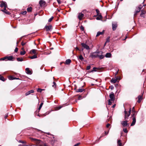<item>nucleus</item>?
Returning <instances> with one entry per match:
<instances>
[{
	"instance_id": "nucleus-6",
	"label": "nucleus",
	"mask_w": 146,
	"mask_h": 146,
	"mask_svg": "<svg viewBox=\"0 0 146 146\" xmlns=\"http://www.w3.org/2000/svg\"><path fill=\"white\" fill-rule=\"evenodd\" d=\"M124 113L125 114L124 118L125 120H126V119L127 118V117L129 116L130 114V113H128L126 110L124 111Z\"/></svg>"
},
{
	"instance_id": "nucleus-7",
	"label": "nucleus",
	"mask_w": 146,
	"mask_h": 146,
	"mask_svg": "<svg viewBox=\"0 0 146 146\" xmlns=\"http://www.w3.org/2000/svg\"><path fill=\"white\" fill-rule=\"evenodd\" d=\"M46 4L45 2L43 0H41L39 1V4L40 6H44Z\"/></svg>"
},
{
	"instance_id": "nucleus-4",
	"label": "nucleus",
	"mask_w": 146,
	"mask_h": 146,
	"mask_svg": "<svg viewBox=\"0 0 146 146\" xmlns=\"http://www.w3.org/2000/svg\"><path fill=\"white\" fill-rule=\"evenodd\" d=\"M127 121L125 120V121H122L121 124L123 127H126L127 126H128L129 124L127 123Z\"/></svg>"
},
{
	"instance_id": "nucleus-42",
	"label": "nucleus",
	"mask_w": 146,
	"mask_h": 146,
	"mask_svg": "<svg viewBox=\"0 0 146 146\" xmlns=\"http://www.w3.org/2000/svg\"><path fill=\"white\" fill-rule=\"evenodd\" d=\"M123 131L125 133H127L128 132L126 128H123Z\"/></svg>"
},
{
	"instance_id": "nucleus-29",
	"label": "nucleus",
	"mask_w": 146,
	"mask_h": 146,
	"mask_svg": "<svg viewBox=\"0 0 146 146\" xmlns=\"http://www.w3.org/2000/svg\"><path fill=\"white\" fill-rule=\"evenodd\" d=\"M0 80H1L3 81H4L5 80V79L3 76H1V75H0Z\"/></svg>"
},
{
	"instance_id": "nucleus-5",
	"label": "nucleus",
	"mask_w": 146,
	"mask_h": 146,
	"mask_svg": "<svg viewBox=\"0 0 146 146\" xmlns=\"http://www.w3.org/2000/svg\"><path fill=\"white\" fill-rule=\"evenodd\" d=\"M132 114L131 115V116L133 117V118L135 117L136 118V116L137 114V113L135 110H132Z\"/></svg>"
},
{
	"instance_id": "nucleus-62",
	"label": "nucleus",
	"mask_w": 146,
	"mask_h": 146,
	"mask_svg": "<svg viewBox=\"0 0 146 146\" xmlns=\"http://www.w3.org/2000/svg\"><path fill=\"white\" fill-rule=\"evenodd\" d=\"M7 116H8V114H7L6 115H5V117H4L5 118V119H6L7 117Z\"/></svg>"
},
{
	"instance_id": "nucleus-21",
	"label": "nucleus",
	"mask_w": 146,
	"mask_h": 146,
	"mask_svg": "<svg viewBox=\"0 0 146 146\" xmlns=\"http://www.w3.org/2000/svg\"><path fill=\"white\" fill-rule=\"evenodd\" d=\"M71 60L70 59H68L66 60L65 62V64H68L71 62Z\"/></svg>"
},
{
	"instance_id": "nucleus-45",
	"label": "nucleus",
	"mask_w": 146,
	"mask_h": 146,
	"mask_svg": "<svg viewBox=\"0 0 146 146\" xmlns=\"http://www.w3.org/2000/svg\"><path fill=\"white\" fill-rule=\"evenodd\" d=\"M111 100H109V101H108V105H111Z\"/></svg>"
},
{
	"instance_id": "nucleus-20",
	"label": "nucleus",
	"mask_w": 146,
	"mask_h": 146,
	"mask_svg": "<svg viewBox=\"0 0 146 146\" xmlns=\"http://www.w3.org/2000/svg\"><path fill=\"white\" fill-rule=\"evenodd\" d=\"M111 54L110 53H107L105 55V56L106 58H110L111 57Z\"/></svg>"
},
{
	"instance_id": "nucleus-33",
	"label": "nucleus",
	"mask_w": 146,
	"mask_h": 146,
	"mask_svg": "<svg viewBox=\"0 0 146 146\" xmlns=\"http://www.w3.org/2000/svg\"><path fill=\"white\" fill-rule=\"evenodd\" d=\"M19 142L20 143H27V142L25 141H21V140H19Z\"/></svg>"
},
{
	"instance_id": "nucleus-53",
	"label": "nucleus",
	"mask_w": 146,
	"mask_h": 146,
	"mask_svg": "<svg viewBox=\"0 0 146 146\" xmlns=\"http://www.w3.org/2000/svg\"><path fill=\"white\" fill-rule=\"evenodd\" d=\"M53 83L54 85H52V87H54V86H54V87H55L56 86V83L54 82H53Z\"/></svg>"
},
{
	"instance_id": "nucleus-51",
	"label": "nucleus",
	"mask_w": 146,
	"mask_h": 146,
	"mask_svg": "<svg viewBox=\"0 0 146 146\" xmlns=\"http://www.w3.org/2000/svg\"><path fill=\"white\" fill-rule=\"evenodd\" d=\"M58 4H60L61 3V1L60 0H57Z\"/></svg>"
},
{
	"instance_id": "nucleus-36",
	"label": "nucleus",
	"mask_w": 146,
	"mask_h": 146,
	"mask_svg": "<svg viewBox=\"0 0 146 146\" xmlns=\"http://www.w3.org/2000/svg\"><path fill=\"white\" fill-rule=\"evenodd\" d=\"M32 8L31 7L27 8V10L28 12H30L32 11Z\"/></svg>"
},
{
	"instance_id": "nucleus-37",
	"label": "nucleus",
	"mask_w": 146,
	"mask_h": 146,
	"mask_svg": "<svg viewBox=\"0 0 146 146\" xmlns=\"http://www.w3.org/2000/svg\"><path fill=\"white\" fill-rule=\"evenodd\" d=\"M27 42H24L23 41L22 42L21 44L22 46H24L25 45Z\"/></svg>"
},
{
	"instance_id": "nucleus-43",
	"label": "nucleus",
	"mask_w": 146,
	"mask_h": 146,
	"mask_svg": "<svg viewBox=\"0 0 146 146\" xmlns=\"http://www.w3.org/2000/svg\"><path fill=\"white\" fill-rule=\"evenodd\" d=\"M96 12L97 13V15H100V11L98 9H96Z\"/></svg>"
},
{
	"instance_id": "nucleus-1",
	"label": "nucleus",
	"mask_w": 146,
	"mask_h": 146,
	"mask_svg": "<svg viewBox=\"0 0 146 146\" xmlns=\"http://www.w3.org/2000/svg\"><path fill=\"white\" fill-rule=\"evenodd\" d=\"M99 53H100V52L96 51L95 52L91 53L90 54L89 57H90L92 58H96L98 56V54Z\"/></svg>"
},
{
	"instance_id": "nucleus-39",
	"label": "nucleus",
	"mask_w": 146,
	"mask_h": 146,
	"mask_svg": "<svg viewBox=\"0 0 146 146\" xmlns=\"http://www.w3.org/2000/svg\"><path fill=\"white\" fill-rule=\"evenodd\" d=\"M6 59V57L5 56L4 57L1 58L0 59V60H4Z\"/></svg>"
},
{
	"instance_id": "nucleus-13",
	"label": "nucleus",
	"mask_w": 146,
	"mask_h": 146,
	"mask_svg": "<svg viewBox=\"0 0 146 146\" xmlns=\"http://www.w3.org/2000/svg\"><path fill=\"white\" fill-rule=\"evenodd\" d=\"M6 59L8 60L11 61L13 60L14 58L12 56H6Z\"/></svg>"
},
{
	"instance_id": "nucleus-2",
	"label": "nucleus",
	"mask_w": 146,
	"mask_h": 146,
	"mask_svg": "<svg viewBox=\"0 0 146 146\" xmlns=\"http://www.w3.org/2000/svg\"><path fill=\"white\" fill-rule=\"evenodd\" d=\"M110 100L111 101H113L115 100V96L114 93L113 92H111L109 95Z\"/></svg>"
},
{
	"instance_id": "nucleus-9",
	"label": "nucleus",
	"mask_w": 146,
	"mask_h": 146,
	"mask_svg": "<svg viewBox=\"0 0 146 146\" xmlns=\"http://www.w3.org/2000/svg\"><path fill=\"white\" fill-rule=\"evenodd\" d=\"M45 28L46 29V31H50L52 29V26L51 25L46 26Z\"/></svg>"
},
{
	"instance_id": "nucleus-14",
	"label": "nucleus",
	"mask_w": 146,
	"mask_h": 146,
	"mask_svg": "<svg viewBox=\"0 0 146 146\" xmlns=\"http://www.w3.org/2000/svg\"><path fill=\"white\" fill-rule=\"evenodd\" d=\"M117 24L116 23H112V29L114 31L115 30L117 27Z\"/></svg>"
},
{
	"instance_id": "nucleus-34",
	"label": "nucleus",
	"mask_w": 146,
	"mask_h": 146,
	"mask_svg": "<svg viewBox=\"0 0 146 146\" xmlns=\"http://www.w3.org/2000/svg\"><path fill=\"white\" fill-rule=\"evenodd\" d=\"M140 11V10H139L138 11H135V13L134 14V17H136L137 14Z\"/></svg>"
},
{
	"instance_id": "nucleus-32",
	"label": "nucleus",
	"mask_w": 146,
	"mask_h": 146,
	"mask_svg": "<svg viewBox=\"0 0 146 146\" xmlns=\"http://www.w3.org/2000/svg\"><path fill=\"white\" fill-rule=\"evenodd\" d=\"M43 103H42L40 104V106H39V107L38 108V110H40V109H41L42 106V105H43Z\"/></svg>"
},
{
	"instance_id": "nucleus-60",
	"label": "nucleus",
	"mask_w": 146,
	"mask_h": 146,
	"mask_svg": "<svg viewBox=\"0 0 146 146\" xmlns=\"http://www.w3.org/2000/svg\"><path fill=\"white\" fill-rule=\"evenodd\" d=\"M32 145H25V144H24V145H23V146H32Z\"/></svg>"
},
{
	"instance_id": "nucleus-3",
	"label": "nucleus",
	"mask_w": 146,
	"mask_h": 146,
	"mask_svg": "<svg viewBox=\"0 0 146 146\" xmlns=\"http://www.w3.org/2000/svg\"><path fill=\"white\" fill-rule=\"evenodd\" d=\"M81 45L82 47H83L84 48L86 49L87 50H89L90 49V47L89 46L86 44L82 43H81Z\"/></svg>"
},
{
	"instance_id": "nucleus-30",
	"label": "nucleus",
	"mask_w": 146,
	"mask_h": 146,
	"mask_svg": "<svg viewBox=\"0 0 146 146\" xmlns=\"http://www.w3.org/2000/svg\"><path fill=\"white\" fill-rule=\"evenodd\" d=\"M30 58L31 59H33L37 58V56L36 55H35L32 56L30 57Z\"/></svg>"
},
{
	"instance_id": "nucleus-22",
	"label": "nucleus",
	"mask_w": 146,
	"mask_h": 146,
	"mask_svg": "<svg viewBox=\"0 0 146 146\" xmlns=\"http://www.w3.org/2000/svg\"><path fill=\"white\" fill-rule=\"evenodd\" d=\"M117 78H116L115 79L112 78L111 80V82L112 83H115L117 81Z\"/></svg>"
},
{
	"instance_id": "nucleus-26",
	"label": "nucleus",
	"mask_w": 146,
	"mask_h": 146,
	"mask_svg": "<svg viewBox=\"0 0 146 146\" xmlns=\"http://www.w3.org/2000/svg\"><path fill=\"white\" fill-rule=\"evenodd\" d=\"M84 89H77L76 90V91H77V92H82L83 91H84Z\"/></svg>"
},
{
	"instance_id": "nucleus-48",
	"label": "nucleus",
	"mask_w": 146,
	"mask_h": 146,
	"mask_svg": "<svg viewBox=\"0 0 146 146\" xmlns=\"http://www.w3.org/2000/svg\"><path fill=\"white\" fill-rule=\"evenodd\" d=\"M29 92L30 94H31V93H34V91L33 90H31L29 91Z\"/></svg>"
},
{
	"instance_id": "nucleus-49",
	"label": "nucleus",
	"mask_w": 146,
	"mask_h": 146,
	"mask_svg": "<svg viewBox=\"0 0 146 146\" xmlns=\"http://www.w3.org/2000/svg\"><path fill=\"white\" fill-rule=\"evenodd\" d=\"M29 138L31 140L33 141H34L35 140V139H36L35 138H34L32 137H30Z\"/></svg>"
},
{
	"instance_id": "nucleus-28",
	"label": "nucleus",
	"mask_w": 146,
	"mask_h": 146,
	"mask_svg": "<svg viewBox=\"0 0 146 146\" xmlns=\"http://www.w3.org/2000/svg\"><path fill=\"white\" fill-rule=\"evenodd\" d=\"M78 58L81 61H83L84 60V58L81 55L79 56Z\"/></svg>"
},
{
	"instance_id": "nucleus-27",
	"label": "nucleus",
	"mask_w": 146,
	"mask_h": 146,
	"mask_svg": "<svg viewBox=\"0 0 146 146\" xmlns=\"http://www.w3.org/2000/svg\"><path fill=\"white\" fill-rule=\"evenodd\" d=\"M145 13H146V11H145L144 10H142L141 11V14H140V16H141V15H142L144 14H145Z\"/></svg>"
},
{
	"instance_id": "nucleus-12",
	"label": "nucleus",
	"mask_w": 146,
	"mask_h": 146,
	"mask_svg": "<svg viewBox=\"0 0 146 146\" xmlns=\"http://www.w3.org/2000/svg\"><path fill=\"white\" fill-rule=\"evenodd\" d=\"M0 7H7V4L5 2H1V4L0 5Z\"/></svg>"
},
{
	"instance_id": "nucleus-10",
	"label": "nucleus",
	"mask_w": 146,
	"mask_h": 146,
	"mask_svg": "<svg viewBox=\"0 0 146 146\" xmlns=\"http://www.w3.org/2000/svg\"><path fill=\"white\" fill-rule=\"evenodd\" d=\"M41 142V140H40L37 139H35V140L34 141V142L36 144V145L39 146L40 145H39V144Z\"/></svg>"
},
{
	"instance_id": "nucleus-41",
	"label": "nucleus",
	"mask_w": 146,
	"mask_h": 146,
	"mask_svg": "<svg viewBox=\"0 0 146 146\" xmlns=\"http://www.w3.org/2000/svg\"><path fill=\"white\" fill-rule=\"evenodd\" d=\"M53 17H52L50 18L49 20H48V22H50L53 19Z\"/></svg>"
},
{
	"instance_id": "nucleus-40",
	"label": "nucleus",
	"mask_w": 146,
	"mask_h": 146,
	"mask_svg": "<svg viewBox=\"0 0 146 146\" xmlns=\"http://www.w3.org/2000/svg\"><path fill=\"white\" fill-rule=\"evenodd\" d=\"M96 69H97V68L96 67H94L93 68V70L91 71V72H93L94 71H96L97 70H96Z\"/></svg>"
},
{
	"instance_id": "nucleus-25",
	"label": "nucleus",
	"mask_w": 146,
	"mask_h": 146,
	"mask_svg": "<svg viewBox=\"0 0 146 146\" xmlns=\"http://www.w3.org/2000/svg\"><path fill=\"white\" fill-rule=\"evenodd\" d=\"M98 15V17L96 18L97 20H100L102 18V17L101 14H100Z\"/></svg>"
},
{
	"instance_id": "nucleus-59",
	"label": "nucleus",
	"mask_w": 146,
	"mask_h": 146,
	"mask_svg": "<svg viewBox=\"0 0 146 146\" xmlns=\"http://www.w3.org/2000/svg\"><path fill=\"white\" fill-rule=\"evenodd\" d=\"M76 50H79L80 51V49L78 47H76Z\"/></svg>"
},
{
	"instance_id": "nucleus-47",
	"label": "nucleus",
	"mask_w": 146,
	"mask_h": 146,
	"mask_svg": "<svg viewBox=\"0 0 146 146\" xmlns=\"http://www.w3.org/2000/svg\"><path fill=\"white\" fill-rule=\"evenodd\" d=\"M4 9L3 10H1V11L4 12V11H5L6 10V8L7 7H4Z\"/></svg>"
},
{
	"instance_id": "nucleus-18",
	"label": "nucleus",
	"mask_w": 146,
	"mask_h": 146,
	"mask_svg": "<svg viewBox=\"0 0 146 146\" xmlns=\"http://www.w3.org/2000/svg\"><path fill=\"white\" fill-rule=\"evenodd\" d=\"M138 100L137 101V102L138 103H140L142 100V96L140 95L139 96H138Z\"/></svg>"
},
{
	"instance_id": "nucleus-19",
	"label": "nucleus",
	"mask_w": 146,
	"mask_h": 146,
	"mask_svg": "<svg viewBox=\"0 0 146 146\" xmlns=\"http://www.w3.org/2000/svg\"><path fill=\"white\" fill-rule=\"evenodd\" d=\"M36 50L35 49H33L30 52V53L32 54V53L34 54H37L36 52Z\"/></svg>"
},
{
	"instance_id": "nucleus-56",
	"label": "nucleus",
	"mask_w": 146,
	"mask_h": 146,
	"mask_svg": "<svg viewBox=\"0 0 146 146\" xmlns=\"http://www.w3.org/2000/svg\"><path fill=\"white\" fill-rule=\"evenodd\" d=\"M80 144V143H78L76 144H75L74 146H78Z\"/></svg>"
},
{
	"instance_id": "nucleus-31",
	"label": "nucleus",
	"mask_w": 146,
	"mask_h": 146,
	"mask_svg": "<svg viewBox=\"0 0 146 146\" xmlns=\"http://www.w3.org/2000/svg\"><path fill=\"white\" fill-rule=\"evenodd\" d=\"M17 60L18 61L21 62L23 61V59L22 58H17Z\"/></svg>"
},
{
	"instance_id": "nucleus-8",
	"label": "nucleus",
	"mask_w": 146,
	"mask_h": 146,
	"mask_svg": "<svg viewBox=\"0 0 146 146\" xmlns=\"http://www.w3.org/2000/svg\"><path fill=\"white\" fill-rule=\"evenodd\" d=\"M84 14L82 13H79V14H78V18L80 20H81L82 19V18L83 17H84Z\"/></svg>"
},
{
	"instance_id": "nucleus-38",
	"label": "nucleus",
	"mask_w": 146,
	"mask_h": 146,
	"mask_svg": "<svg viewBox=\"0 0 146 146\" xmlns=\"http://www.w3.org/2000/svg\"><path fill=\"white\" fill-rule=\"evenodd\" d=\"M44 90L43 89H42L41 88H38L37 90V91L38 92H41L42 90Z\"/></svg>"
},
{
	"instance_id": "nucleus-50",
	"label": "nucleus",
	"mask_w": 146,
	"mask_h": 146,
	"mask_svg": "<svg viewBox=\"0 0 146 146\" xmlns=\"http://www.w3.org/2000/svg\"><path fill=\"white\" fill-rule=\"evenodd\" d=\"M141 9V7H139L137 9V10H136V11H138V10H140V11Z\"/></svg>"
},
{
	"instance_id": "nucleus-55",
	"label": "nucleus",
	"mask_w": 146,
	"mask_h": 146,
	"mask_svg": "<svg viewBox=\"0 0 146 146\" xmlns=\"http://www.w3.org/2000/svg\"><path fill=\"white\" fill-rule=\"evenodd\" d=\"M18 50V48L17 47H16L15 50V52H17Z\"/></svg>"
},
{
	"instance_id": "nucleus-52",
	"label": "nucleus",
	"mask_w": 146,
	"mask_h": 146,
	"mask_svg": "<svg viewBox=\"0 0 146 146\" xmlns=\"http://www.w3.org/2000/svg\"><path fill=\"white\" fill-rule=\"evenodd\" d=\"M4 12L6 13V14H9L10 13H9L8 11L7 10L5 11H4Z\"/></svg>"
},
{
	"instance_id": "nucleus-17",
	"label": "nucleus",
	"mask_w": 146,
	"mask_h": 146,
	"mask_svg": "<svg viewBox=\"0 0 146 146\" xmlns=\"http://www.w3.org/2000/svg\"><path fill=\"white\" fill-rule=\"evenodd\" d=\"M104 33V31L103 30L102 32H100L99 31L98 32L96 35V36L97 37L98 36H99L100 35H103Z\"/></svg>"
},
{
	"instance_id": "nucleus-63",
	"label": "nucleus",
	"mask_w": 146,
	"mask_h": 146,
	"mask_svg": "<svg viewBox=\"0 0 146 146\" xmlns=\"http://www.w3.org/2000/svg\"><path fill=\"white\" fill-rule=\"evenodd\" d=\"M131 111V108H130L128 113H130V114Z\"/></svg>"
},
{
	"instance_id": "nucleus-24",
	"label": "nucleus",
	"mask_w": 146,
	"mask_h": 146,
	"mask_svg": "<svg viewBox=\"0 0 146 146\" xmlns=\"http://www.w3.org/2000/svg\"><path fill=\"white\" fill-rule=\"evenodd\" d=\"M117 143L118 145L119 146H123L122 143H121L120 140H118Z\"/></svg>"
},
{
	"instance_id": "nucleus-44",
	"label": "nucleus",
	"mask_w": 146,
	"mask_h": 146,
	"mask_svg": "<svg viewBox=\"0 0 146 146\" xmlns=\"http://www.w3.org/2000/svg\"><path fill=\"white\" fill-rule=\"evenodd\" d=\"M110 42V37H108L106 39V42Z\"/></svg>"
},
{
	"instance_id": "nucleus-11",
	"label": "nucleus",
	"mask_w": 146,
	"mask_h": 146,
	"mask_svg": "<svg viewBox=\"0 0 146 146\" xmlns=\"http://www.w3.org/2000/svg\"><path fill=\"white\" fill-rule=\"evenodd\" d=\"M102 52H100V53L98 54V56L99 58L100 59H103L104 57V56L102 55Z\"/></svg>"
},
{
	"instance_id": "nucleus-54",
	"label": "nucleus",
	"mask_w": 146,
	"mask_h": 146,
	"mask_svg": "<svg viewBox=\"0 0 146 146\" xmlns=\"http://www.w3.org/2000/svg\"><path fill=\"white\" fill-rule=\"evenodd\" d=\"M30 94L29 92V91L28 92H27V93H26V96H27V95H29Z\"/></svg>"
},
{
	"instance_id": "nucleus-15",
	"label": "nucleus",
	"mask_w": 146,
	"mask_h": 146,
	"mask_svg": "<svg viewBox=\"0 0 146 146\" xmlns=\"http://www.w3.org/2000/svg\"><path fill=\"white\" fill-rule=\"evenodd\" d=\"M25 70L27 73L28 74H32L31 71L30 70L29 68H27Z\"/></svg>"
},
{
	"instance_id": "nucleus-57",
	"label": "nucleus",
	"mask_w": 146,
	"mask_h": 146,
	"mask_svg": "<svg viewBox=\"0 0 146 146\" xmlns=\"http://www.w3.org/2000/svg\"><path fill=\"white\" fill-rule=\"evenodd\" d=\"M109 130H108L107 132H106V131H105V135H107V134H108L109 133Z\"/></svg>"
},
{
	"instance_id": "nucleus-61",
	"label": "nucleus",
	"mask_w": 146,
	"mask_h": 146,
	"mask_svg": "<svg viewBox=\"0 0 146 146\" xmlns=\"http://www.w3.org/2000/svg\"><path fill=\"white\" fill-rule=\"evenodd\" d=\"M110 125L109 123H108L106 125V127H108L110 126Z\"/></svg>"
},
{
	"instance_id": "nucleus-64",
	"label": "nucleus",
	"mask_w": 146,
	"mask_h": 146,
	"mask_svg": "<svg viewBox=\"0 0 146 146\" xmlns=\"http://www.w3.org/2000/svg\"><path fill=\"white\" fill-rule=\"evenodd\" d=\"M44 146H48L46 143H44Z\"/></svg>"
},
{
	"instance_id": "nucleus-23",
	"label": "nucleus",
	"mask_w": 146,
	"mask_h": 146,
	"mask_svg": "<svg viewBox=\"0 0 146 146\" xmlns=\"http://www.w3.org/2000/svg\"><path fill=\"white\" fill-rule=\"evenodd\" d=\"M9 80H13L14 79H19L18 78H13V76H10L9 78Z\"/></svg>"
},
{
	"instance_id": "nucleus-58",
	"label": "nucleus",
	"mask_w": 146,
	"mask_h": 146,
	"mask_svg": "<svg viewBox=\"0 0 146 146\" xmlns=\"http://www.w3.org/2000/svg\"><path fill=\"white\" fill-rule=\"evenodd\" d=\"M80 29L82 31H84V27L83 26H81L80 27Z\"/></svg>"
},
{
	"instance_id": "nucleus-16",
	"label": "nucleus",
	"mask_w": 146,
	"mask_h": 146,
	"mask_svg": "<svg viewBox=\"0 0 146 146\" xmlns=\"http://www.w3.org/2000/svg\"><path fill=\"white\" fill-rule=\"evenodd\" d=\"M136 118H135V117L133 118V121L131 124V126H132L134 125L136 123Z\"/></svg>"
},
{
	"instance_id": "nucleus-46",
	"label": "nucleus",
	"mask_w": 146,
	"mask_h": 146,
	"mask_svg": "<svg viewBox=\"0 0 146 146\" xmlns=\"http://www.w3.org/2000/svg\"><path fill=\"white\" fill-rule=\"evenodd\" d=\"M90 68H91V66L90 65L89 66H88L87 67V68H86V69L87 70H89L90 69Z\"/></svg>"
},
{
	"instance_id": "nucleus-35",
	"label": "nucleus",
	"mask_w": 146,
	"mask_h": 146,
	"mask_svg": "<svg viewBox=\"0 0 146 146\" xmlns=\"http://www.w3.org/2000/svg\"><path fill=\"white\" fill-rule=\"evenodd\" d=\"M26 52L25 50L23 51H21L20 52V54L21 55H24L25 54Z\"/></svg>"
}]
</instances>
